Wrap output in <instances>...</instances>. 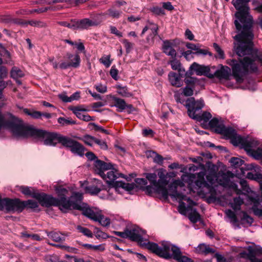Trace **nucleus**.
I'll list each match as a JSON object with an SVG mask.
<instances>
[{
	"label": "nucleus",
	"instance_id": "1",
	"mask_svg": "<svg viewBox=\"0 0 262 262\" xmlns=\"http://www.w3.org/2000/svg\"><path fill=\"white\" fill-rule=\"evenodd\" d=\"M250 1L232 0L231 2L237 10L235 13L234 24L236 29L241 32L234 36V50L239 57H244L238 60L229 59L226 62L231 67L232 75L238 83L243 82L249 72H256L258 66L262 64V51L258 54L253 48V20L249 14V6Z\"/></svg>",
	"mask_w": 262,
	"mask_h": 262
},
{
	"label": "nucleus",
	"instance_id": "2",
	"mask_svg": "<svg viewBox=\"0 0 262 262\" xmlns=\"http://www.w3.org/2000/svg\"><path fill=\"white\" fill-rule=\"evenodd\" d=\"M8 129H10L13 136L16 138L32 137L42 142L43 144L49 146H55L58 143L62 145L65 137L59 134L36 129L31 125L24 123L19 119L16 121H14L13 125Z\"/></svg>",
	"mask_w": 262,
	"mask_h": 262
},
{
	"label": "nucleus",
	"instance_id": "3",
	"mask_svg": "<svg viewBox=\"0 0 262 262\" xmlns=\"http://www.w3.org/2000/svg\"><path fill=\"white\" fill-rule=\"evenodd\" d=\"M184 186L180 180H176L170 187V196L173 199L179 200L178 210L183 215H188L189 220L195 223L198 222L201 216L196 210L193 208L195 203L184 193L178 192V187L182 188Z\"/></svg>",
	"mask_w": 262,
	"mask_h": 262
},
{
	"label": "nucleus",
	"instance_id": "4",
	"mask_svg": "<svg viewBox=\"0 0 262 262\" xmlns=\"http://www.w3.org/2000/svg\"><path fill=\"white\" fill-rule=\"evenodd\" d=\"M205 176L204 172L198 173L197 179L194 182H193L195 178L194 174H184L181 179L183 181H187L190 191L196 192L199 194L205 195L210 190L211 185L214 183L216 179V174L214 172H211L206 176V179L209 183L205 180Z\"/></svg>",
	"mask_w": 262,
	"mask_h": 262
},
{
	"label": "nucleus",
	"instance_id": "5",
	"mask_svg": "<svg viewBox=\"0 0 262 262\" xmlns=\"http://www.w3.org/2000/svg\"><path fill=\"white\" fill-rule=\"evenodd\" d=\"M160 257L169 259L177 257L180 248L169 241H163L159 244L149 242L147 239L144 247Z\"/></svg>",
	"mask_w": 262,
	"mask_h": 262
},
{
	"label": "nucleus",
	"instance_id": "6",
	"mask_svg": "<svg viewBox=\"0 0 262 262\" xmlns=\"http://www.w3.org/2000/svg\"><path fill=\"white\" fill-rule=\"evenodd\" d=\"M176 100L178 102L184 104L187 108L188 116L197 121H203L205 122H208L211 118V115L210 113L204 112L200 115L197 113L198 111L201 110L204 106V103L202 99L195 100L193 97L188 98L185 101L180 98H177Z\"/></svg>",
	"mask_w": 262,
	"mask_h": 262
},
{
	"label": "nucleus",
	"instance_id": "7",
	"mask_svg": "<svg viewBox=\"0 0 262 262\" xmlns=\"http://www.w3.org/2000/svg\"><path fill=\"white\" fill-rule=\"evenodd\" d=\"M33 198L37 200L42 206H58L63 212H66L67 208L69 207L70 199L66 200L64 197L58 199L44 193H36L33 194Z\"/></svg>",
	"mask_w": 262,
	"mask_h": 262
},
{
	"label": "nucleus",
	"instance_id": "8",
	"mask_svg": "<svg viewBox=\"0 0 262 262\" xmlns=\"http://www.w3.org/2000/svg\"><path fill=\"white\" fill-rule=\"evenodd\" d=\"M83 199L82 194L80 192H74L71 196L69 200V209H77L82 211V214L94 221L98 213L95 212L91 209L87 208L86 205L82 202Z\"/></svg>",
	"mask_w": 262,
	"mask_h": 262
},
{
	"label": "nucleus",
	"instance_id": "9",
	"mask_svg": "<svg viewBox=\"0 0 262 262\" xmlns=\"http://www.w3.org/2000/svg\"><path fill=\"white\" fill-rule=\"evenodd\" d=\"M145 234V231L136 225L123 232L116 231V235L122 238H129L130 240L137 242L142 247H144L146 239Z\"/></svg>",
	"mask_w": 262,
	"mask_h": 262
},
{
	"label": "nucleus",
	"instance_id": "10",
	"mask_svg": "<svg viewBox=\"0 0 262 262\" xmlns=\"http://www.w3.org/2000/svg\"><path fill=\"white\" fill-rule=\"evenodd\" d=\"M6 83L0 80V130L3 128H8L13 124V122L18 119L10 114H3L1 108L5 105L6 99L3 95V90L6 87Z\"/></svg>",
	"mask_w": 262,
	"mask_h": 262
},
{
	"label": "nucleus",
	"instance_id": "11",
	"mask_svg": "<svg viewBox=\"0 0 262 262\" xmlns=\"http://www.w3.org/2000/svg\"><path fill=\"white\" fill-rule=\"evenodd\" d=\"M242 147L254 159L256 160L262 159V146H259V142L256 139L247 137Z\"/></svg>",
	"mask_w": 262,
	"mask_h": 262
},
{
	"label": "nucleus",
	"instance_id": "12",
	"mask_svg": "<svg viewBox=\"0 0 262 262\" xmlns=\"http://www.w3.org/2000/svg\"><path fill=\"white\" fill-rule=\"evenodd\" d=\"M158 176L159 178V179L157 181L158 183V194H160L162 196V197L165 199L167 200L168 198V196H170V186L173 184V183L177 180H175L171 184L168 185V189L166 188V186L168 184V181L167 180V177L166 175L165 174L164 172L162 170H160L158 172ZM178 180L181 181L183 183L184 181L182 179ZM184 184V183H183Z\"/></svg>",
	"mask_w": 262,
	"mask_h": 262
},
{
	"label": "nucleus",
	"instance_id": "13",
	"mask_svg": "<svg viewBox=\"0 0 262 262\" xmlns=\"http://www.w3.org/2000/svg\"><path fill=\"white\" fill-rule=\"evenodd\" d=\"M217 130L218 133L231 138L232 143L235 146H242L247 139V137H243L236 134L235 130L232 128L226 127L224 125L219 127Z\"/></svg>",
	"mask_w": 262,
	"mask_h": 262
},
{
	"label": "nucleus",
	"instance_id": "14",
	"mask_svg": "<svg viewBox=\"0 0 262 262\" xmlns=\"http://www.w3.org/2000/svg\"><path fill=\"white\" fill-rule=\"evenodd\" d=\"M81 59L78 54L67 53L64 60H62L59 64V69H67L69 68H77L80 66Z\"/></svg>",
	"mask_w": 262,
	"mask_h": 262
},
{
	"label": "nucleus",
	"instance_id": "15",
	"mask_svg": "<svg viewBox=\"0 0 262 262\" xmlns=\"http://www.w3.org/2000/svg\"><path fill=\"white\" fill-rule=\"evenodd\" d=\"M63 141L62 145L69 148L72 153L80 156L84 154V146L77 141L65 136Z\"/></svg>",
	"mask_w": 262,
	"mask_h": 262
},
{
	"label": "nucleus",
	"instance_id": "16",
	"mask_svg": "<svg viewBox=\"0 0 262 262\" xmlns=\"http://www.w3.org/2000/svg\"><path fill=\"white\" fill-rule=\"evenodd\" d=\"M101 19H90L89 18H84L80 20L75 19V30L87 29L90 27L97 26L101 23Z\"/></svg>",
	"mask_w": 262,
	"mask_h": 262
},
{
	"label": "nucleus",
	"instance_id": "17",
	"mask_svg": "<svg viewBox=\"0 0 262 262\" xmlns=\"http://www.w3.org/2000/svg\"><path fill=\"white\" fill-rule=\"evenodd\" d=\"M94 170L100 176L106 170L113 169L114 165L110 162H104L97 159L94 162Z\"/></svg>",
	"mask_w": 262,
	"mask_h": 262
},
{
	"label": "nucleus",
	"instance_id": "18",
	"mask_svg": "<svg viewBox=\"0 0 262 262\" xmlns=\"http://www.w3.org/2000/svg\"><path fill=\"white\" fill-rule=\"evenodd\" d=\"M111 170L106 174L104 173L100 177L108 184V189L107 193L110 195V198L112 199V195L113 194V190L115 189V171L114 168Z\"/></svg>",
	"mask_w": 262,
	"mask_h": 262
},
{
	"label": "nucleus",
	"instance_id": "19",
	"mask_svg": "<svg viewBox=\"0 0 262 262\" xmlns=\"http://www.w3.org/2000/svg\"><path fill=\"white\" fill-rule=\"evenodd\" d=\"M195 71L196 74L199 76L205 75L208 78H213V75L210 73V69L207 66L200 65L196 62H193L190 67L189 70Z\"/></svg>",
	"mask_w": 262,
	"mask_h": 262
},
{
	"label": "nucleus",
	"instance_id": "20",
	"mask_svg": "<svg viewBox=\"0 0 262 262\" xmlns=\"http://www.w3.org/2000/svg\"><path fill=\"white\" fill-rule=\"evenodd\" d=\"M162 50L163 53L171 58L176 57L177 56V53L174 49V43L170 40L163 41Z\"/></svg>",
	"mask_w": 262,
	"mask_h": 262
},
{
	"label": "nucleus",
	"instance_id": "21",
	"mask_svg": "<svg viewBox=\"0 0 262 262\" xmlns=\"http://www.w3.org/2000/svg\"><path fill=\"white\" fill-rule=\"evenodd\" d=\"M116 107L119 112L125 111L127 113H132L135 111V108L132 104H126L123 99L116 98Z\"/></svg>",
	"mask_w": 262,
	"mask_h": 262
},
{
	"label": "nucleus",
	"instance_id": "22",
	"mask_svg": "<svg viewBox=\"0 0 262 262\" xmlns=\"http://www.w3.org/2000/svg\"><path fill=\"white\" fill-rule=\"evenodd\" d=\"M146 177L152 184V186H147L146 187V190L149 192L151 191V189H153L154 191L158 194V183L156 174L155 173H147Z\"/></svg>",
	"mask_w": 262,
	"mask_h": 262
},
{
	"label": "nucleus",
	"instance_id": "23",
	"mask_svg": "<svg viewBox=\"0 0 262 262\" xmlns=\"http://www.w3.org/2000/svg\"><path fill=\"white\" fill-rule=\"evenodd\" d=\"M85 109L82 108L80 106L75 107L73 110V112L79 119L84 121H90L93 120V119L92 117L88 114L83 113L85 111Z\"/></svg>",
	"mask_w": 262,
	"mask_h": 262
},
{
	"label": "nucleus",
	"instance_id": "24",
	"mask_svg": "<svg viewBox=\"0 0 262 262\" xmlns=\"http://www.w3.org/2000/svg\"><path fill=\"white\" fill-rule=\"evenodd\" d=\"M230 69L227 66H222L221 68L216 70L213 75V77H216L220 79H227L230 76Z\"/></svg>",
	"mask_w": 262,
	"mask_h": 262
},
{
	"label": "nucleus",
	"instance_id": "25",
	"mask_svg": "<svg viewBox=\"0 0 262 262\" xmlns=\"http://www.w3.org/2000/svg\"><path fill=\"white\" fill-rule=\"evenodd\" d=\"M182 74H177L174 72H170L168 75L169 80L170 83L176 87H180L182 85L181 77Z\"/></svg>",
	"mask_w": 262,
	"mask_h": 262
},
{
	"label": "nucleus",
	"instance_id": "26",
	"mask_svg": "<svg viewBox=\"0 0 262 262\" xmlns=\"http://www.w3.org/2000/svg\"><path fill=\"white\" fill-rule=\"evenodd\" d=\"M186 47L191 51L192 50L194 51L195 52L193 53L196 55H207L208 53L207 50L200 49L201 45L200 44H194L191 42H187L186 44Z\"/></svg>",
	"mask_w": 262,
	"mask_h": 262
},
{
	"label": "nucleus",
	"instance_id": "27",
	"mask_svg": "<svg viewBox=\"0 0 262 262\" xmlns=\"http://www.w3.org/2000/svg\"><path fill=\"white\" fill-rule=\"evenodd\" d=\"M148 30H150V36L153 38L158 34V26L157 24L154 23L148 22L147 25L143 28L141 35L143 36Z\"/></svg>",
	"mask_w": 262,
	"mask_h": 262
},
{
	"label": "nucleus",
	"instance_id": "28",
	"mask_svg": "<svg viewBox=\"0 0 262 262\" xmlns=\"http://www.w3.org/2000/svg\"><path fill=\"white\" fill-rule=\"evenodd\" d=\"M121 187L125 190L130 192L137 187V186L134 183H125L116 181V192L119 191L118 187Z\"/></svg>",
	"mask_w": 262,
	"mask_h": 262
},
{
	"label": "nucleus",
	"instance_id": "29",
	"mask_svg": "<svg viewBox=\"0 0 262 262\" xmlns=\"http://www.w3.org/2000/svg\"><path fill=\"white\" fill-rule=\"evenodd\" d=\"M146 155L148 158H152L155 163L158 164H162L163 163V157L156 152L152 150H149L146 152Z\"/></svg>",
	"mask_w": 262,
	"mask_h": 262
},
{
	"label": "nucleus",
	"instance_id": "30",
	"mask_svg": "<svg viewBox=\"0 0 262 262\" xmlns=\"http://www.w3.org/2000/svg\"><path fill=\"white\" fill-rule=\"evenodd\" d=\"M196 251L198 253L207 255L209 253H213L215 250L204 244H200L196 248Z\"/></svg>",
	"mask_w": 262,
	"mask_h": 262
},
{
	"label": "nucleus",
	"instance_id": "31",
	"mask_svg": "<svg viewBox=\"0 0 262 262\" xmlns=\"http://www.w3.org/2000/svg\"><path fill=\"white\" fill-rule=\"evenodd\" d=\"M192 74V72L190 71H188L185 73L186 78L185 79V82L187 84V86H192L198 82L197 78L190 77Z\"/></svg>",
	"mask_w": 262,
	"mask_h": 262
},
{
	"label": "nucleus",
	"instance_id": "32",
	"mask_svg": "<svg viewBox=\"0 0 262 262\" xmlns=\"http://www.w3.org/2000/svg\"><path fill=\"white\" fill-rule=\"evenodd\" d=\"M94 221L98 222L103 226H107L110 224V219L108 217L99 213Z\"/></svg>",
	"mask_w": 262,
	"mask_h": 262
},
{
	"label": "nucleus",
	"instance_id": "33",
	"mask_svg": "<svg viewBox=\"0 0 262 262\" xmlns=\"http://www.w3.org/2000/svg\"><path fill=\"white\" fill-rule=\"evenodd\" d=\"M209 125L211 127L214 128L215 132L217 133V129L219 127L224 125L223 122L217 118H214L211 119L209 122Z\"/></svg>",
	"mask_w": 262,
	"mask_h": 262
},
{
	"label": "nucleus",
	"instance_id": "34",
	"mask_svg": "<svg viewBox=\"0 0 262 262\" xmlns=\"http://www.w3.org/2000/svg\"><path fill=\"white\" fill-rule=\"evenodd\" d=\"M116 92L122 96L127 97L129 94L126 86L118 84H116Z\"/></svg>",
	"mask_w": 262,
	"mask_h": 262
},
{
	"label": "nucleus",
	"instance_id": "35",
	"mask_svg": "<svg viewBox=\"0 0 262 262\" xmlns=\"http://www.w3.org/2000/svg\"><path fill=\"white\" fill-rule=\"evenodd\" d=\"M24 76V72L17 67L12 68L11 71V77L15 79L21 78Z\"/></svg>",
	"mask_w": 262,
	"mask_h": 262
},
{
	"label": "nucleus",
	"instance_id": "36",
	"mask_svg": "<svg viewBox=\"0 0 262 262\" xmlns=\"http://www.w3.org/2000/svg\"><path fill=\"white\" fill-rule=\"evenodd\" d=\"M244 203L243 199L240 196L234 198L233 201L231 203V207L235 210H239L241 206Z\"/></svg>",
	"mask_w": 262,
	"mask_h": 262
},
{
	"label": "nucleus",
	"instance_id": "37",
	"mask_svg": "<svg viewBox=\"0 0 262 262\" xmlns=\"http://www.w3.org/2000/svg\"><path fill=\"white\" fill-rule=\"evenodd\" d=\"M172 59L169 60L168 63L171 66V68L174 70H179L181 72L180 61L176 59V57L171 58Z\"/></svg>",
	"mask_w": 262,
	"mask_h": 262
},
{
	"label": "nucleus",
	"instance_id": "38",
	"mask_svg": "<svg viewBox=\"0 0 262 262\" xmlns=\"http://www.w3.org/2000/svg\"><path fill=\"white\" fill-rule=\"evenodd\" d=\"M79 139H81L85 144L92 146L95 142L96 138L91 136L90 135H85L82 138H78Z\"/></svg>",
	"mask_w": 262,
	"mask_h": 262
},
{
	"label": "nucleus",
	"instance_id": "39",
	"mask_svg": "<svg viewBox=\"0 0 262 262\" xmlns=\"http://www.w3.org/2000/svg\"><path fill=\"white\" fill-rule=\"evenodd\" d=\"M252 209L256 215L259 216H262V206L260 205L258 202L254 203L252 207Z\"/></svg>",
	"mask_w": 262,
	"mask_h": 262
},
{
	"label": "nucleus",
	"instance_id": "40",
	"mask_svg": "<svg viewBox=\"0 0 262 262\" xmlns=\"http://www.w3.org/2000/svg\"><path fill=\"white\" fill-rule=\"evenodd\" d=\"M173 259L177 260L178 262H193V261L190 258L183 255L181 250L179 253L177 254V257Z\"/></svg>",
	"mask_w": 262,
	"mask_h": 262
},
{
	"label": "nucleus",
	"instance_id": "41",
	"mask_svg": "<svg viewBox=\"0 0 262 262\" xmlns=\"http://www.w3.org/2000/svg\"><path fill=\"white\" fill-rule=\"evenodd\" d=\"M149 10L156 15H164L165 14L164 10L162 8L158 6H153L150 7Z\"/></svg>",
	"mask_w": 262,
	"mask_h": 262
},
{
	"label": "nucleus",
	"instance_id": "42",
	"mask_svg": "<svg viewBox=\"0 0 262 262\" xmlns=\"http://www.w3.org/2000/svg\"><path fill=\"white\" fill-rule=\"evenodd\" d=\"M24 112L30 116H31L33 118L38 119L42 116V113L39 111H32L31 112L27 108H25L24 110Z\"/></svg>",
	"mask_w": 262,
	"mask_h": 262
},
{
	"label": "nucleus",
	"instance_id": "43",
	"mask_svg": "<svg viewBox=\"0 0 262 262\" xmlns=\"http://www.w3.org/2000/svg\"><path fill=\"white\" fill-rule=\"evenodd\" d=\"M48 236L56 242L61 241L62 237L60 233L55 232H47Z\"/></svg>",
	"mask_w": 262,
	"mask_h": 262
},
{
	"label": "nucleus",
	"instance_id": "44",
	"mask_svg": "<svg viewBox=\"0 0 262 262\" xmlns=\"http://www.w3.org/2000/svg\"><path fill=\"white\" fill-rule=\"evenodd\" d=\"M83 246L89 249L98 251H103L105 249L103 245H93L91 244H84Z\"/></svg>",
	"mask_w": 262,
	"mask_h": 262
},
{
	"label": "nucleus",
	"instance_id": "45",
	"mask_svg": "<svg viewBox=\"0 0 262 262\" xmlns=\"http://www.w3.org/2000/svg\"><path fill=\"white\" fill-rule=\"evenodd\" d=\"M76 228L79 232L83 235L89 237H92L93 233L89 229L81 226H78Z\"/></svg>",
	"mask_w": 262,
	"mask_h": 262
},
{
	"label": "nucleus",
	"instance_id": "46",
	"mask_svg": "<svg viewBox=\"0 0 262 262\" xmlns=\"http://www.w3.org/2000/svg\"><path fill=\"white\" fill-rule=\"evenodd\" d=\"M230 162L232 166L237 168L242 166L244 164V161L239 158L232 157L231 158Z\"/></svg>",
	"mask_w": 262,
	"mask_h": 262
},
{
	"label": "nucleus",
	"instance_id": "47",
	"mask_svg": "<svg viewBox=\"0 0 262 262\" xmlns=\"http://www.w3.org/2000/svg\"><path fill=\"white\" fill-rule=\"evenodd\" d=\"M58 122L62 125L75 124L76 122L69 118H65L63 117H59L58 119Z\"/></svg>",
	"mask_w": 262,
	"mask_h": 262
},
{
	"label": "nucleus",
	"instance_id": "48",
	"mask_svg": "<svg viewBox=\"0 0 262 262\" xmlns=\"http://www.w3.org/2000/svg\"><path fill=\"white\" fill-rule=\"evenodd\" d=\"M56 190L58 196L59 197V199H60L61 198L64 197L66 200H67L66 196L68 193V190L66 188L59 186L56 188Z\"/></svg>",
	"mask_w": 262,
	"mask_h": 262
},
{
	"label": "nucleus",
	"instance_id": "49",
	"mask_svg": "<svg viewBox=\"0 0 262 262\" xmlns=\"http://www.w3.org/2000/svg\"><path fill=\"white\" fill-rule=\"evenodd\" d=\"M101 186L102 184L100 182L99 183H98V185L97 186L93 185L89 187V191L92 194H97L100 191Z\"/></svg>",
	"mask_w": 262,
	"mask_h": 262
},
{
	"label": "nucleus",
	"instance_id": "50",
	"mask_svg": "<svg viewBox=\"0 0 262 262\" xmlns=\"http://www.w3.org/2000/svg\"><path fill=\"white\" fill-rule=\"evenodd\" d=\"M100 62L103 63L106 68H108L111 63L112 60H110V55H105L102 56L100 59Z\"/></svg>",
	"mask_w": 262,
	"mask_h": 262
},
{
	"label": "nucleus",
	"instance_id": "51",
	"mask_svg": "<svg viewBox=\"0 0 262 262\" xmlns=\"http://www.w3.org/2000/svg\"><path fill=\"white\" fill-rule=\"evenodd\" d=\"M127 7V3L123 0H118L116 1V9L120 8L123 11H126Z\"/></svg>",
	"mask_w": 262,
	"mask_h": 262
},
{
	"label": "nucleus",
	"instance_id": "52",
	"mask_svg": "<svg viewBox=\"0 0 262 262\" xmlns=\"http://www.w3.org/2000/svg\"><path fill=\"white\" fill-rule=\"evenodd\" d=\"M61 26L67 27L72 30H75V19H71L70 21H61L59 23Z\"/></svg>",
	"mask_w": 262,
	"mask_h": 262
},
{
	"label": "nucleus",
	"instance_id": "53",
	"mask_svg": "<svg viewBox=\"0 0 262 262\" xmlns=\"http://www.w3.org/2000/svg\"><path fill=\"white\" fill-rule=\"evenodd\" d=\"M122 42L124 45L126 52L129 53L132 49L134 44L125 39H123Z\"/></svg>",
	"mask_w": 262,
	"mask_h": 262
},
{
	"label": "nucleus",
	"instance_id": "54",
	"mask_svg": "<svg viewBox=\"0 0 262 262\" xmlns=\"http://www.w3.org/2000/svg\"><path fill=\"white\" fill-rule=\"evenodd\" d=\"M19 190L25 195H32V197L33 194L34 193L32 192L30 188L27 186H20L19 187Z\"/></svg>",
	"mask_w": 262,
	"mask_h": 262
},
{
	"label": "nucleus",
	"instance_id": "55",
	"mask_svg": "<svg viewBox=\"0 0 262 262\" xmlns=\"http://www.w3.org/2000/svg\"><path fill=\"white\" fill-rule=\"evenodd\" d=\"M49 10H55V9L53 7L50 6V7H45V8H39V9H35L32 10L31 11H32V13H35V12H36L38 13H40L46 12Z\"/></svg>",
	"mask_w": 262,
	"mask_h": 262
},
{
	"label": "nucleus",
	"instance_id": "56",
	"mask_svg": "<svg viewBox=\"0 0 262 262\" xmlns=\"http://www.w3.org/2000/svg\"><path fill=\"white\" fill-rule=\"evenodd\" d=\"M226 214L228 217L231 219L232 222H236L237 221L236 216L235 213L231 210L228 209L226 211Z\"/></svg>",
	"mask_w": 262,
	"mask_h": 262
},
{
	"label": "nucleus",
	"instance_id": "57",
	"mask_svg": "<svg viewBox=\"0 0 262 262\" xmlns=\"http://www.w3.org/2000/svg\"><path fill=\"white\" fill-rule=\"evenodd\" d=\"M24 202L25 203V207L28 206L29 207L32 209H35L38 207L37 202L33 200H29Z\"/></svg>",
	"mask_w": 262,
	"mask_h": 262
},
{
	"label": "nucleus",
	"instance_id": "58",
	"mask_svg": "<svg viewBox=\"0 0 262 262\" xmlns=\"http://www.w3.org/2000/svg\"><path fill=\"white\" fill-rule=\"evenodd\" d=\"M91 125L93 126V128L95 131L100 132L103 133H104L105 134H106V135L109 134V132H108V131L107 130H106V129H104L101 126H99V125L96 124L95 123H91Z\"/></svg>",
	"mask_w": 262,
	"mask_h": 262
},
{
	"label": "nucleus",
	"instance_id": "59",
	"mask_svg": "<svg viewBox=\"0 0 262 262\" xmlns=\"http://www.w3.org/2000/svg\"><path fill=\"white\" fill-rule=\"evenodd\" d=\"M24 25H30L34 27H42L43 23L40 21H37L36 20H30V21H26L24 23Z\"/></svg>",
	"mask_w": 262,
	"mask_h": 262
},
{
	"label": "nucleus",
	"instance_id": "60",
	"mask_svg": "<svg viewBox=\"0 0 262 262\" xmlns=\"http://www.w3.org/2000/svg\"><path fill=\"white\" fill-rule=\"evenodd\" d=\"M213 47L216 51V52L218 53L219 56L220 58H224V54L223 51L221 49V48L219 47V46L216 43H213Z\"/></svg>",
	"mask_w": 262,
	"mask_h": 262
},
{
	"label": "nucleus",
	"instance_id": "61",
	"mask_svg": "<svg viewBox=\"0 0 262 262\" xmlns=\"http://www.w3.org/2000/svg\"><path fill=\"white\" fill-rule=\"evenodd\" d=\"M95 143L98 145L102 149H106L107 148V144L103 140L96 138Z\"/></svg>",
	"mask_w": 262,
	"mask_h": 262
},
{
	"label": "nucleus",
	"instance_id": "62",
	"mask_svg": "<svg viewBox=\"0 0 262 262\" xmlns=\"http://www.w3.org/2000/svg\"><path fill=\"white\" fill-rule=\"evenodd\" d=\"M183 94L186 96H190L192 95L193 93V90L192 87L189 86H186L183 89Z\"/></svg>",
	"mask_w": 262,
	"mask_h": 262
},
{
	"label": "nucleus",
	"instance_id": "63",
	"mask_svg": "<svg viewBox=\"0 0 262 262\" xmlns=\"http://www.w3.org/2000/svg\"><path fill=\"white\" fill-rule=\"evenodd\" d=\"M136 184L141 187L146 186L147 184V180L144 178H137L135 180Z\"/></svg>",
	"mask_w": 262,
	"mask_h": 262
},
{
	"label": "nucleus",
	"instance_id": "64",
	"mask_svg": "<svg viewBox=\"0 0 262 262\" xmlns=\"http://www.w3.org/2000/svg\"><path fill=\"white\" fill-rule=\"evenodd\" d=\"M95 89L98 92L101 93H104L107 90L106 86L101 84L96 85Z\"/></svg>",
	"mask_w": 262,
	"mask_h": 262
}]
</instances>
